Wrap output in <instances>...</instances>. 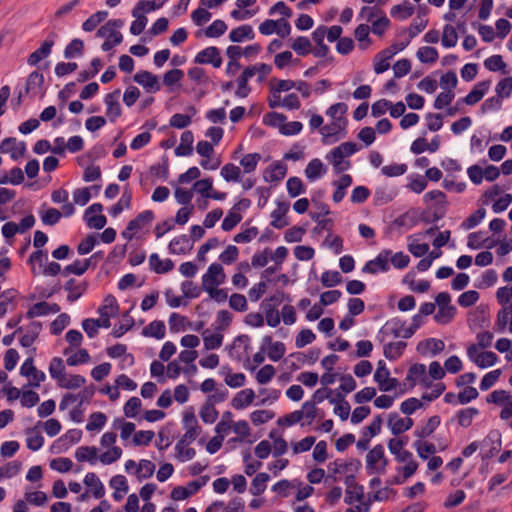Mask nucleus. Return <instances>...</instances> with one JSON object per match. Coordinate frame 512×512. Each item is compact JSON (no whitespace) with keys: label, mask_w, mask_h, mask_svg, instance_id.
Masks as SVG:
<instances>
[{"label":"nucleus","mask_w":512,"mask_h":512,"mask_svg":"<svg viewBox=\"0 0 512 512\" xmlns=\"http://www.w3.org/2000/svg\"><path fill=\"white\" fill-rule=\"evenodd\" d=\"M124 25L123 20L114 19L109 20L105 25L101 26L96 33V36L105 38L101 46L103 51H109L114 46L119 45L123 41L122 34L118 31Z\"/></svg>","instance_id":"nucleus-1"},{"label":"nucleus","mask_w":512,"mask_h":512,"mask_svg":"<svg viewBox=\"0 0 512 512\" xmlns=\"http://www.w3.org/2000/svg\"><path fill=\"white\" fill-rule=\"evenodd\" d=\"M388 460L385 457L384 447L380 444L374 446L366 455V469L368 474L380 475L385 473Z\"/></svg>","instance_id":"nucleus-2"},{"label":"nucleus","mask_w":512,"mask_h":512,"mask_svg":"<svg viewBox=\"0 0 512 512\" xmlns=\"http://www.w3.org/2000/svg\"><path fill=\"white\" fill-rule=\"evenodd\" d=\"M421 324V315H414L412 318V323L409 327L408 325H405L404 327V323L396 319H393L390 322H388L386 326L394 337H402L408 339L415 333V331L421 326Z\"/></svg>","instance_id":"nucleus-3"},{"label":"nucleus","mask_w":512,"mask_h":512,"mask_svg":"<svg viewBox=\"0 0 512 512\" xmlns=\"http://www.w3.org/2000/svg\"><path fill=\"white\" fill-rule=\"evenodd\" d=\"M20 374L29 378L28 386L39 387L45 381L46 376L34 366L32 357L27 358L20 368Z\"/></svg>","instance_id":"nucleus-4"},{"label":"nucleus","mask_w":512,"mask_h":512,"mask_svg":"<svg viewBox=\"0 0 512 512\" xmlns=\"http://www.w3.org/2000/svg\"><path fill=\"white\" fill-rule=\"evenodd\" d=\"M390 250L381 251L375 259L368 261L362 271L364 273L376 274L378 272H386L389 270Z\"/></svg>","instance_id":"nucleus-5"},{"label":"nucleus","mask_w":512,"mask_h":512,"mask_svg":"<svg viewBox=\"0 0 512 512\" xmlns=\"http://www.w3.org/2000/svg\"><path fill=\"white\" fill-rule=\"evenodd\" d=\"M194 62L197 64H211L214 68H219L222 65L220 50L214 46L207 47L197 53Z\"/></svg>","instance_id":"nucleus-6"},{"label":"nucleus","mask_w":512,"mask_h":512,"mask_svg":"<svg viewBox=\"0 0 512 512\" xmlns=\"http://www.w3.org/2000/svg\"><path fill=\"white\" fill-rule=\"evenodd\" d=\"M225 280L223 267L218 263L209 266L207 272L202 277L203 288H211V286H219Z\"/></svg>","instance_id":"nucleus-7"},{"label":"nucleus","mask_w":512,"mask_h":512,"mask_svg":"<svg viewBox=\"0 0 512 512\" xmlns=\"http://www.w3.org/2000/svg\"><path fill=\"white\" fill-rule=\"evenodd\" d=\"M1 153H9L11 158L18 160L26 153V145L23 141H17L16 138H5L0 144Z\"/></svg>","instance_id":"nucleus-8"},{"label":"nucleus","mask_w":512,"mask_h":512,"mask_svg":"<svg viewBox=\"0 0 512 512\" xmlns=\"http://www.w3.org/2000/svg\"><path fill=\"white\" fill-rule=\"evenodd\" d=\"M133 80L150 93H155L161 88L158 77L146 70L137 72L133 76Z\"/></svg>","instance_id":"nucleus-9"},{"label":"nucleus","mask_w":512,"mask_h":512,"mask_svg":"<svg viewBox=\"0 0 512 512\" xmlns=\"http://www.w3.org/2000/svg\"><path fill=\"white\" fill-rule=\"evenodd\" d=\"M414 422L411 418H401L397 413L390 415L388 420V427L394 435H399L413 426Z\"/></svg>","instance_id":"nucleus-10"},{"label":"nucleus","mask_w":512,"mask_h":512,"mask_svg":"<svg viewBox=\"0 0 512 512\" xmlns=\"http://www.w3.org/2000/svg\"><path fill=\"white\" fill-rule=\"evenodd\" d=\"M491 86L490 80H485L477 83L474 88L463 99L467 105H474L478 103L486 94Z\"/></svg>","instance_id":"nucleus-11"},{"label":"nucleus","mask_w":512,"mask_h":512,"mask_svg":"<svg viewBox=\"0 0 512 512\" xmlns=\"http://www.w3.org/2000/svg\"><path fill=\"white\" fill-rule=\"evenodd\" d=\"M374 380L378 384L379 389L383 392H388L395 389L398 385L396 378L390 377L389 370L380 369L374 374Z\"/></svg>","instance_id":"nucleus-12"},{"label":"nucleus","mask_w":512,"mask_h":512,"mask_svg":"<svg viewBox=\"0 0 512 512\" xmlns=\"http://www.w3.org/2000/svg\"><path fill=\"white\" fill-rule=\"evenodd\" d=\"M40 425H41V423L38 422L36 426H34L32 428H27L25 430V434L27 436L26 437V445H27V448L32 451L39 450L44 444V438L39 431Z\"/></svg>","instance_id":"nucleus-13"},{"label":"nucleus","mask_w":512,"mask_h":512,"mask_svg":"<svg viewBox=\"0 0 512 512\" xmlns=\"http://www.w3.org/2000/svg\"><path fill=\"white\" fill-rule=\"evenodd\" d=\"M53 46L54 40L46 39L39 49L29 55L27 59L28 65L36 66L42 59L47 58L51 54Z\"/></svg>","instance_id":"nucleus-14"},{"label":"nucleus","mask_w":512,"mask_h":512,"mask_svg":"<svg viewBox=\"0 0 512 512\" xmlns=\"http://www.w3.org/2000/svg\"><path fill=\"white\" fill-rule=\"evenodd\" d=\"M359 464V461L356 460L346 462L342 459H336L328 465V471L331 472V475H329L328 478H331L335 482L337 481V477L335 475L342 474L345 471L350 470L352 467L357 468Z\"/></svg>","instance_id":"nucleus-15"},{"label":"nucleus","mask_w":512,"mask_h":512,"mask_svg":"<svg viewBox=\"0 0 512 512\" xmlns=\"http://www.w3.org/2000/svg\"><path fill=\"white\" fill-rule=\"evenodd\" d=\"M119 94L120 90H115L105 96L106 114L112 122L121 115V107L118 102Z\"/></svg>","instance_id":"nucleus-16"},{"label":"nucleus","mask_w":512,"mask_h":512,"mask_svg":"<svg viewBox=\"0 0 512 512\" xmlns=\"http://www.w3.org/2000/svg\"><path fill=\"white\" fill-rule=\"evenodd\" d=\"M287 173V167L281 162H275L264 172V179L268 182H279Z\"/></svg>","instance_id":"nucleus-17"},{"label":"nucleus","mask_w":512,"mask_h":512,"mask_svg":"<svg viewBox=\"0 0 512 512\" xmlns=\"http://www.w3.org/2000/svg\"><path fill=\"white\" fill-rule=\"evenodd\" d=\"M326 171L327 169L322 161L315 158L307 164L304 173L308 180L315 181L325 175Z\"/></svg>","instance_id":"nucleus-18"},{"label":"nucleus","mask_w":512,"mask_h":512,"mask_svg":"<svg viewBox=\"0 0 512 512\" xmlns=\"http://www.w3.org/2000/svg\"><path fill=\"white\" fill-rule=\"evenodd\" d=\"M168 248L170 253L181 255L189 252L192 249V244L187 235H180L171 240Z\"/></svg>","instance_id":"nucleus-19"},{"label":"nucleus","mask_w":512,"mask_h":512,"mask_svg":"<svg viewBox=\"0 0 512 512\" xmlns=\"http://www.w3.org/2000/svg\"><path fill=\"white\" fill-rule=\"evenodd\" d=\"M75 458L79 462H89L91 465L96 464L98 457V449L95 446H81L75 451Z\"/></svg>","instance_id":"nucleus-20"},{"label":"nucleus","mask_w":512,"mask_h":512,"mask_svg":"<svg viewBox=\"0 0 512 512\" xmlns=\"http://www.w3.org/2000/svg\"><path fill=\"white\" fill-rule=\"evenodd\" d=\"M406 380L412 381L413 383L420 381L425 386L430 385L429 378L426 376V366L424 364L412 365L408 370Z\"/></svg>","instance_id":"nucleus-21"},{"label":"nucleus","mask_w":512,"mask_h":512,"mask_svg":"<svg viewBox=\"0 0 512 512\" xmlns=\"http://www.w3.org/2000/svg\"><path fill=\"white\" fill-rule=\"evenodd\" d=\"M110 487L114 489L113 498L116 501H121L123 499V494L127 493L129 490L127 480L123 475H116L110 479Z\"/></svg>","instance_id":"nucleus-22"},{"label":"nucleus","mask_w":512,"mask_h":512,"mask_svg":"<svg viewBox=\"0 0 512 512\" xmlns=\"http://www.w3.org/2000/svg\"><path fill=\"white\" fill-rule=\"evenodd\" d=\"M150 268L158 274H164L171 271L174 263L170 259L161 260L158 254L153 253L149 257Z\"/></svg>","instance_id":"nucleus-23"},{"label":"nucleus","mask_w":512,"mask_h":512,"mask_svg":"<svg viewBox=\"0 0 512 512\" xmlns=\"http://www.w3.org/2000/svg\"><path fill=\"white\" fill-rule=\"evenodd\" d=\"M64 354L67 355L66 363L69 366H77L80 364H85L90 361V355L86 349H79L78 351L72 353L70 348H66L64 350Z\"/></svg>","instance_id":"nucleus-24"},{"label":"nucleus","mask_w":512,"mask_h":512,"mask_svg":"<svg viewBox=\"0 0 512 512\" xmlns=\"http://www.w3.org/2000/svg\"><path fill=\"white\" fill-rule=\"evenodd\" d=\"M42 325L40 322H31L27 328L23 336L20 338V344L23 347H30L34 341L37 339Z\"/></svg>","instance_id":"nucleus-25"},{"label":"nucleus","mask_w":512,"mask_h":512,"mask_svg":"<svg viewBox=\"0 0 512 512\" xmlns=\"http://www.w3.org/2000/svg\"><path fill=\"white\" fill-rule=\"evenodd\" d=\"M86 383V379L81 375L64 374L58 381L57 385L64 389H77Z\"/></svg>","instance_id":"nucleus-26"},{"label":"nucleus","mask_w":512,"mask_h":512,"mask_svg":"<svg viewBox=\"0 0 512 512\" xmlns=\"http://www.w3.org/2000/svg\"><path fill=\"white\" fill-rule=\"evenodd\" d=\"M255 398V393L252 389H244L236 394L232 400V406L239 410L249 406Z\"/></svg>","instance_id":"nucleus-27"},{"label":"nucleus","mask_w":512,"mask_h":512,"mask_svg":"<svg viewBox=\"0 0 512 512\" xmlns=\"http://www.w3.org/2000/svg\"><path fill=\"white\" fill-rule=\"evenodd\" d=\"M439 424H440L439 416H436V415L432 416L427 420V422L424 425L417 427L414 431V434L419 439H424V438L430 436L436 430V428L439 426Z\"/></svg>","instance_id":"nucleus-28"},{"label":"nucleus","mask_w":512,"mask_h":512,"mask_svg":"<svg viewBox=\"0 0 512 512\" xmlns=\"http://www.w3.org/2000/svg\"><path fill=\"white\" fill-rule=\"evenodd\" d=\"M44 84V76L42 73L34 71L32 72L26 81V92L37 95L41 92Z\"/></svg>","instance_id":"nucleus-29"},{"label":"nucleus","mask_w":512,"mask_h":512,"mask_svg":"<svg viewBox=\"0 0 512 512\" xmlns=\"http://www.w3.org/2000/svg\"><path fill=\"white\" fill-rule=\"evenodd\" d=\"M86 283H77L74 279H70L65 283V290L68 291L67 300L74 302L79 299L86 290Z\"/></svg>","instance_id":"nucleus-30"},{"label":"nucleus","mask_w":512,"mask_h":512,"mask_svg":"<svg viewBox=\"0 0 512 512\" xmlns=\"http://www.w3.org/2000/svg\"><path fill=\"white\" fill-rule=\"evenodd\" d=\"M83 482L86 486H88L92 489V492H93V495L95 498H101L104 496V494H105L104 486L95 473H93V472L87 473L84 477Z\"/></svg>","instance_id":"nucleus-31"},{"label":"nucleus","mask_w":512,"mask_h":512,"mask_svg":"<svg viewBox=\"0 0 512 512\" xmlns=\"http://www.w3.org/2000/svg\"><path fill=\"white\" fill-rule=\"evenodd\" d=\"M288 209H289V204L288 203L279 202L278 203V207L275 210L272 211V213H271V218H272L271 225L274 228L281 229V228L285 227L286 225H288V223L283 220V218H284L285 214L287 213Z\"/></svg>","instance_id":"nucleus-32"},{"label":"nucleus","mask_w":512,"mask_h":512,"mask_svg":"<svg viewBox=\"0 0 512 512\" xmlns=\"http://www.w3.org/2000/svg\"><path fill=\"white\" fill-rule=\"evenodd\" d=\"M145 13L139 10L138 8L134 7L132 10V16L136 19L132 22L130 26V32L133 35H140L148 22L147 17L144 15Z\"/></svg>","instance_id":"nucleus-33"},{"label":"nucleus","mask_w":512,"mask_h":512,"mask_svg":"<svg viewBox=\"0 0 512 512\" xmlns=\"http://www.w3.org/2000/svg\"><path fill=\"white\" fill-rule=\"evenodd\" d=\"M358 150L357 144L353 142H344L340 144L338 147L334 148L329 154L328 157L344 159L346 157L351 156Z\"/></svg>","instance_id":"nucleus-34"},{"label":"nucleus","mask_w":512,"mask_h":512,"mask_svg":"<svg viewBox=\"0 0 512 512\" xmlns=\"http://www.w3.org/2000/svg\"><path fill=\"white\" fill-rule=\"evenodd\" d=\"M194 136L191 131H184L181 135V143L180 145L175 149V154L177 156H188L193 151V144Z\"/></svg>","instance_id":"nucleus-35"},{"label":"nucleus","mask_w":512,"mask_h":512,"mask_svg":"<svg viewBox=\"0 0 512 512\" xmlns=\"http://www.w3.org/2000/svg\"><path fill=\"white\" fill-rule=\"evenodd\" d=\"M390 13L391 16L396 19L405 20L413 15L414 6L406 0L398 5L393 6Z\"/></svg>","instance_id":"nucleus-36"},{"label":"nucleus","mask_w":512,"mask_h":512,"mask_svg":"<svg viewBox=\"0 0 512 512\" xmlns=\"http://www.w3.org/2000/svg\"><path fill=\"white\" fill-rule=\"evenodd\" d=\"M255 37L253 28L250 25H242L233 29L229 38L232 42H242L244 39L252 40Z\"/></svg>","instance_id":"nucleus-37"},{"label":"nucleus","mask_w":512,"mask_h":512,"mask_svg":"<svg viewBox=\"0 0 512 512\" xmlns=\"http://www.w3.org/2000/svg\"><path fill=\"white\" fill-rule=\"evenodd\" d=\"M143 335L162 339L165 336V324L163 321L154 320L143 329Z\"/></svg>","instance_id":"nucleus-38"},{"label":"nucleus","mask_w":512,"mask_h":512,"mask_svg":"<svg viewBox=\"0 0 512 512\" xmlns=\"http://www.w3.org/2000/svg\"><path fill=\"white\" fill-rule=\"evenodd\" d=\"M269 480V474L264 472L257 474L251 482L250 493L254 496L261 495L265 491Z\"/></svg>","instance_id":"nucleus-39"},{"label":"nucleus","mask_w":512,"mask_h":512,"mask_svg":"<svg viewBox=\"0 0 512 512\" xmlns=\"http://www.w3.org/2000/svg\"><path fill=\"white\" fill-rule=\"evenodd\" d=\"M204 347L206 350H214L221 347L223 342V335L221 333H210L208 329L202 333Z\"/></svg>","instance_id":"nucleus-40"},{"label":"nucleus","mask_w":512,"mask_h":512,"mask_svg":"<svg viewBox=\"0 0 512 512\" xmlns=\"http://www.w3.org/2000/svg\"><path fill=\"white\" fill-rule=\"evenodd\" d=\"M406 346L403 341L388 343L384 346V355L389 360H395L403 354Z\"/></svg>","instance_id":"nucleus-41"},{"label":"nucleus","mask_w":512,"mask_h":512,"mask_svg":"<svg viewBox=\"0 0 512 512\" xmlns=\"http://www.w3.org/2000/svg\"><path fill=\"white\" fill-rule=\"evenodd\" d=\"M155 471V465L146 459L140 460L138 463L137 469L135 470V475L138 481H143L144 479L150 478Z\"/></svg>","instance_id":"nucleus-42"},{"label":"nucleus","mask_w":512,"mask_h":512,"mask_svg":"<svg viewBox=\"0 0 512 512\" xmlns=\"http://www.w3.org/2000/svg\"><path fill=\"white\" fill-rule=\"evenodd\" d=\"M191 112V115L186 114H180L176 113L170 118V126L177 128V129H183L190 125L191 123V116L196 114V109L191 106L188 109Z\"/></svg>","instance_id":"nucleus-43"},{"label":"nucleus","mask_w":512,"mask_h":512,"mask_svg":"<svg viewBox=\"0 0 512 512\" xmlns=\"http://www.w3.org/2000/svg\"><path fill=\"white\" fill-rule=\"evenodd\" d=\"M251 72L252 71H243L241 75L238 77V88L235 93L237 97L246 98L250 94L251 89L248 86V81L251 78Z\"/></svg>","instance_id":"nucleus-44"},{"label":"nucleus","mask_w":512,"mask_h":512,"mask_svg":"<svg viewBox=\"0 0 512 512\" xmlns=\"http://www.w3.org/2000/svg\"><path fill=\"white\" fill-rule=\"evenodd\" d=\"M458 34L456 28L450 24H446L443 28L442 45L447 48L456 46Z\"/></svg>","instance_id":"nucleus-45"},{"label":"nucleus","mask_w":512,"mask_h":512,"mask_svg":"<svg viewBox=\"0 0 512 512\" xmlns=\"http://www.w3.org/2000/svg\"><path fill=\"white\" fill-rule=\"evenodd\" d=\"M154 220V213L151 210H145L137 215V217L131 220L130 229L135 228L136 230H140L146 225H149Z\"/></svg>","instance_id":"nucleus-46"},{"label":"nucleus","mask_w":512,"mask_h":512,"mask_svg":"<svg viewBox=\"0 0 512 512\" xmlns=\"http://www.w3.org/2000/svg\"><path fill=\"white\" fill-rule=\"evenodd\" d=\"M107 16H108L107 11H98V12L92 14L82 24L83 30L87 31V32L93 31L102 21H104L106 19Z\"/></svg>","instance_id":"nucleus-47"},{"label":"nucleus","mask_w":512,"mask_h":512,"mask_svg":"<svg viewBox=\"0 0 512 512\" xmlns=\"http://www.w3.org/2000/svg\"><path fill=\"white\" fill-rule=\"evenodd\" d=\"M91 262H92V258H88L85 260H76L72 264L65 267L64 273L65 274L71 273V274H75V275H82L88 270Z\"/></svg>","instance_id":"nucleus-48"},{"label":"nucleus","mask_w":512,"mask_h":512,"mask_svg":"<svg viewBox=\"0 0 512 512\" xmlns=\"http://www.w3.org/2000/svg\"><path fill=\"white\" fill-rule=\"evenodd\" d=\"M417 58L422 63H434L438 59V52L434 47L423 46L417 51Z\"/></svg>","instance_id":"nucleus-49"},{"label":"nucleus","mask_w":512,"mask_h":512,"mask_svg":"<svg viewBox=\"0 0 512 512\" xmlns=\"http://www.w3.org/2000/svg\"><path fill=\"white\" fill-rule=\"evenodd\" d=\"M369 32L370 28L366 24H360L355 29V38L359 42V46L361 49H366L371 43Z\"/></svg>","instance_id":"nucleus-50"},{"label":"nucleus","mask_w":512,"mask_h":512,"mask_svg":"<svg viewBox=\"0 0 512 512\" xmlns=\"http://www.w3.org/2000/svg\"><path fill=\"white\" fill-rule=\"evenodd\" d=\"M444 342L439 339L429 338L424 342L418 344V351H423V348L429 350L433 355H437L444 349Z\"/></svg>","instance_id":"nucleus-51"},{"label":"nucleus","mask_w":512,"mask_h":512,"mask_svg":"<svg viewBox=\"0 0 512 512\" xmlns=\"http://www.w3.org/2000/svg\"><path fill=\"white\" fill-rule=\"evenodd\" d=\"M121 456L122 449L118 446H113L99 456V461L103 465H110L120 459Z\"/></svg>","instance_id":"nucleus-52"},{"label":"nucleus","mask_w":512,"mask_h":512,"mask_svg":"<svg viewBox=\"0 0 512 512\" xmlns=\"http://www.w3.org/2000/svg\"><path fill=\"white\" fill-rule=\"evenodd\" d=\"M106 421L107 417L104 413L94 412L89 416L88 423L86 424V430L98 431L105 425Z\"/></svg>","instance_id":"nucleus-53"},{"label":"nucleus","mask_w":512,"mask_h":512,"mask_svg":"<svg viewBox=\"0 0 512 512\" xmlns=\"http://www.w3.org/2000/svg\"><path fill=\"white\" fill-rule=\"evenodd\" d=\"M287 191L290 197L295 198L305 192L302 180L298 177H290L286 183Z\"/></svg>","instance_id":"nucleus-54"},{"label":"nucleus","mask_w":512,"mask_h":512,"mask_svg":"<svg viewBox=\"0 0 512 512\" xmlns=\"http://www.w3.org/2000/svg\"><path fill=\"white\" fill-rule=\"evenodd\" d=\"M176 457L181 461H189L194 458L196 451L194 448H190L188 444H181L177 442L175 445Z\"/></svg>","instance_id":"nucleus-55"},{"label":"nucleus","mask_w":512,"mask_h":512,"mask_svg":"<svg viewBox=\"0 0 512 512\" xmlns=\"http://www.w3.org/2000/svg\"><path fill=\"white\" fill-rule=\"evenodd\" d=\"M84 43L82 40L76 38L73 39L64 50V57L71 59L75 56H79L83 53Z\"/></svg>","instance_id":"nucleus-56"},{"label":"nucleus","mask_w":512,"mask_h":512,"mask_svg":"<svg viewBox=\"0 0 512 512\" xmlns=\"http://www.w3.org/2000/svg\"><path fill=\"white\" fill-rule=\"evenodd\" d=\"M456 314L455 306L440 307L435 314L434 319L436 322L446 324L450 322Z\"/></svg>","instance_id":"nucleus-57"},{"label":"nucleus","mask_w":512,"mask_h":512,"mask_svg":"<svg viewBox=\"0 0 512 512\" xmlns=\"http://www.w3.org/2000/svg\"><path fill=\"white\" fill-rule=\"evenodd\" d=\"M242 220V216L240 213L236 211V209L231 208L227 213L226 217L222 221V229L224 231L232 230L240 221Z\"/></svg>","instance_id":"nucleus-58"},{"label":"nucleus","mask_w":512,"mask_h":512,"mask_svg":"<svg viewBox=\"0 0 512 512\" xmlns=\"http://www.w3.org/2000/svg\"><path fill=\"white\" fill-rule=\"evenodd\" d=\"M260 159L261 155L259 153H250L245 155L240 160V164L243 167L245 173H251L256 169Z\"/></svg>","instance_id":"nucleus-59"},{"label":"nucleus","mask_w":512,"mask_h":512,"mask_svg":"<svg viewBox=\"0 0 512 512\" xmlns=\"http://www.w3.org/2000/svg\"><path fill=\"white\" fill-rule=\"evenodd\" d=\"M213 180L211 178H205L196 181L193 184L192 190L199 193L204 198L208 199L210 192L212 191Z\"/></svg>","instance_id":"nucleus-60"},{"label":"nucleus","mask_w":512,"mask_h":512,"mask_svg":"<svg viewBox=\"0 0 512 512\" xmlns=\"http://www.w3.org/2000/svg\"><path fill=\"white\" fill-rule=\"evenodd\" d=\"M413 447L416 449L418 456L422 459H428L430 454L436 452V446L433 443L422 442L421 440L415 441Z\"/></svg>","instance_id":"nucleus-61"},{"label":"nucleus","mask_w":512,"mask_h":512,"mask_svg":"<svg viewBox=\"0 0 512 512\" xmlns=\"http://www.w3.org/2000/svg\"><path fill=\"white\" fill-rule=\"evenodd\" d=\"M218 416V411L215 409L214 405L206 402L200 410V418L203 422L207 424H212L215 422Z\"/></svg>","instance_id":"nucleus-62"},{"label":"nucleus","mask_w":512,"mask_h":512,"mask_svg":"<svg viewBox=\"0 0 512 512\" xmlns=\"http://www.w3.org/2000/svg\"><path fill=\"white\" fill-rule=\"evenodd\" d=\"M291 48L299 55L304 56L310 52L311 43L307 37H297L291 45Z\"/></svg>","instance_id":"nucleus-63"},{"label":"nucleus","mask_w":512,"mask_h":512,"mask_svg":"<svg viewBox=\"0 0 512 512\" xmlns=\"http://www.w3.org/2000/svg\"><path fill=\"white\" fill-rule=\"evenodd\" d=\"M497 96L508 98L512 92V77H506L498 82L495 88Z\"/></svg>","instance_id":"nucleus-64"}]
</instances>
